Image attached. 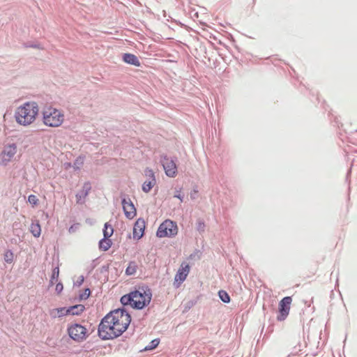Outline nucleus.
I'll return each mask as SVG.
<instances>
[{"mask_svg": "<svg viewBox=\"0 0 357 357\" xmlns=\"http://www.w3.org/2000/svg\"><path fill=\"white\" fill-rule=\"evenodd\" d=\"M131 317L124 309H116L107 314L98 326V335L102 340H113L121 335L128 328Z\"/></svg>", "mask_w": 357, "mask_h": 357, "instance_id": "1", "label": "nucleus"}, {"mask_svg": "<svg viewBox=\"0 0 357 357\" xmlns=\"http://www.w3.org/2000/svg\"><path fill=\"white\" fill-rule=\"evenodd\" d=\"M151 298L152 294L150 289L139 287L123 296L121 298V303L123 305H130L132 308L142 310L150 303Z\"/></svg>", "mask_w": 357, "mask_h": 357, "instance_id": "2", "label": "nucleus"}, {"mask_svg": "<svg viewBox=\"0 0 357 357\" xmlns=\"http://www.w3.org/2000/svg\"><path fill=\"white\" fill-rule=\"evenodd\" d=\"M38 114V104L35 102H27L17 108L15 118L17 123L26 126L36 121Z\"/></svg>", "mask_w": 357, "mask_h": 357, "instance_id": "3", "label": "nucleus"}, {"mask_svg": "<svg viewBox=\"0 0 357 357\" xmlns=\"http://www.w3.org/2000/svg\"><path fill=\"white\" fill-rule=\"evenodd\" d=\"M65 121L64 112L52 105H46L42 110V121L50 128L60 127Z\"/></svg>", "mask_w": 357, "mask_h": 357, "instance_id": "4", "label": "nucleus"}, {"mask_svg": "<svg viewBox=\"0 0 357 357\" xmlns=\"http://www.w3.org/2000/svg\"><path fill=\"white\" fill-rule=\"evenodd\" d=\"M178 233V227L176 222L170 220H165L159 226L157 231V236L159 238L173 237Z\"/></svg>", "mask_w": 357, "mask_h": 357, "instance_id": "5", "label": "nucleus"}, {"mask_svg": "<svg viewBox=\"0 0 357 357\" xmlns=\"http://www.w3.org/2000/svg\"><path fill=\"white\" fill-rule=\"evenodd\" d=\"M86 328L79 324H72L68 327L69 336L77 342H81L86 337Z\"/></svg>", "mask_w": 357, "mask_h": 357, "instance_id": "6", "label": "nucleus"}, {"mask_svg": "<svg viewBox=\"0 0 357 357\" xmlns=\"http://www.w3.org/2000/svg\"><path fill=\"white\" fill-rule=\"evenodd\" d=\"M292 302L291 296L283 298L279 303V314L277 319L280 321H284L289 314L290 306Z\"/></svg>", "mask_w": 357, "mask_h": 357, "instance_id": "7", "label": "nucleus"}, {"mask_svg": "<svg viewBox=\"0 0 357 357\" xmlns=\"http://www.w3.org/2000/svg\"><path fill=\"white\" fill-rule=\"evenodd\" d=\"M16 153L17 146L15 144L6 146L0 153V165H7L11 161Z\"/></svg>", "mask_w": 357, "mask_h": 357, "instance_id": "8", "label": "nucleus"}, {"mask_svg": "<svg viewBox=\"0 0 357 357\" xmlns=\"http://www.w3.org/2000/svg\"><path fill=\"white\" fill-rule=\"evenodd\" d=\"M162 166L167 176L174 178L177 174V167L174 160L164 157L162 160Z\"/></svg>", "mask_w": 357, "mask_h": 357, "instance_id": "9", "label": "nucleus"}, {"mask_svg": "<svg viewBox=\"0 0 357 357\" xmlns=\"http://www.w3.org/2000/svg\"><path fill=\"white\" fill-rule=\"evenodd\" d=\"M189 272L190 266L185 262L182 263L175 275L174 282H178V284L179 285L186 279Z\"/></svg>", "mask_w": 357, "mask_h": 357, "instance_id": "10", "label": "nucleus"}, {"mask_svg": "<svg viewBox=\"0 0 357 357\" xmlns=\"http://www.w3.org/2000/svg\"><path fill=\"white\" fill-rule=\"evenodd\" d=\"M122 205L124 213L128 219H132L136 215V209L132 202L128 199H123Z\"/></svg>", "mask_w": 357, "mask_h": 357, "instance_id": "11", "label": "nucleus"}, {"mask_svg": "<svg viewBox=\"0 0 357 357\" xmlns=\"http://www.w3.org/2000/svg\"><path fill=\"white\" fill-rule=\"evenodd\" d=\"M145 227L144 221L142 219H138L133 227V236L135 238H140L144 234Z\"/></svg>", "mask_w": 357, "mask_h": 357, "instance_id": "12", "label": "nucleus"}, {"mask_svg": "<svg viewBox=\"0 0 357 357\" xmlns=\"http://www.w3.org/2000/svg\"><path fill=\"white\" fill-rule=\"evenodd\" d=\"M123 60L126 63L133 65L137 67H139L140 66V62L138 58L132 54H124L123 56Z\"/></svg>", "mask_w": 357, "mask_h": 357, "instance_id": "13", "label": "nucleus"}, {"mask_svg": "<svg viewBox=\"0 0 357 357\" xmlns=\"http://www.w3.org/2000/svg\"><path fill=\"white\" fill-rule=\"evenodd\" d=\"M51 314L53 317H63L65 315L69 314L68 308L60 307V308L54 309L52 311Z\"/></svg>", "mask_w": 357, "mask_h": 357, "instance_id": "14", "label": "nucleus"}, {"mask_svg": "<svg viewBox=\"0 0 357 357\" xmlns=\"http://www.w3.org/2000/svg\"><path fill=\"white\" fill-rule=\"evenodd\" d=\"M85 307L83 305H75L68 307V312L73 315H79L84 312Z\"/></svg>", "mask_w": 357, "mask_h": 357, "instance_id": "15", "label": "nucleus"}, {"mask_svg": "<svg viewBox=\"0 0 357 357\" xmlns=\"http://www.w3.org/2000/svg\"><path fill=\"white\" fill-rule=\"evenodd\" d=\"M112 241L109 238H105L100 241L99 248L103 251L108 250L112 246Z\"/></svg>", "mask_w": 357, "mask_h": 357, "instance_id": "16", "label": "nucleus"}, {"mask_svg": "<svg viewBox=\"0 0 357 357\" xmlns=\"http://www.w3.org/2000/svg\"><path fill=\"white\" fill-rule=\"evenodd\" d=\"M138 268V266L136 262L135 261H130L128 264V266H127L126 269V274L127 275H135L137 272V270Z\"/></svg>", "mask_w": 357, "mask_h": 357, "instance_id": "17", "label": "nucleus"}, {"mask_svg": "<svg viewBox=\"0 0 357 357\" xmlns=\"http://www.w3.org/2000/svg\"><path fill=\"white\" fill-rule=\"evenodd\" d=\"M30 231L35 237H39L41 232L40 225L38 222H32L30 227Z\"/></svg>", "mask_w": 357, "mask_h": 357, "instance_id": "18", "label": "nucleus"}, {"mask_svg": "<svg viewBox=\"0 0 357 357\" xmlns=\"http://www.w3.org/2000/svg\"><path fill=\"white\" fill-rule=\"evenodd\" d=\"M155 184V178H153L152 179H149V181H144L142 185V190L145 192H149L151 188Z\"/></svg>", "mask_w": 357, "mask_h": 357, "instance_id": "19", "label": "nucleus"}, {"mask_svg": "<svg viewBox=\"0 0 357 357\" xmlns=\"http://www.w3.org/2000/svg\"><path fill=\"white\" fill-rule=\"evenodd\" d=\"M114 233V229L111 225L106 222L105 224L104 229H103V234L105 238H109L112 236V235Z\"/></svg>", "mask_w": 357, "mask_h": 357, "instance_id": "20", "label": "nucleus"}, {"mask_svg": "<svg viewBox=\"0 0 357 357\" xmlns=\"http://www.w3.org/2000/svg\"><path fill=\"white\" fill-rule=\"evenodd\" d=\"M59 268L57 266L54 268L52 271V276L50 280V284L53 285L59 278Z\"/></svg>", "mask_w": 357, "mask_h": 357, "instance_id": "21", "label": "nucleus"}, {"mask_svg": "<svg viewBox=\"0 0 357 357\" xmlns=\"http://www.w3.org/2000/svg\"><path fill=\"white\" fill-rule=\"evenodd\" d=\"M218 295L221 301L224 303H228L230 301V297L227 291L224 290H220L218 292Z\"/></svg>", "mask_w": 357, "mask_h": 357, "instance_id": "22", "label": "nucleus"}, {"mask_svg": "<svg viewBox=\"0 0 357 357\" xmlns=\"http://www.w3.org/2000/svg\"><path fill=\"white\" fill-rule=\"evenodd\" d=\"M3 258L6 262L12 263L14 259V254L11 250H6L3 255Z\"/></svg>", "mask_w": 357, "mask_h": 357, "instance_id": "23", "label": "nucleus"}, {"mask_svg": "<svg viewBox=\"0 0 357 357\" xmlns=\"http://www.w3.org/2000/svg\"><path fill=\"white\" fill-rule=\"evenodd\" d=\"M28 202L32 204L33 206H35L38 204V199L37 198V197L36 195H30L29 197H28Z\"/></svg>", "mask_w": 357, "mask_h": 357, "instance_id": "24", "label": "nucleus"}, {"mask_svg": "<svg viewBox=\"0 0 357 357\" xmlns=\"http://www.w3.org/2000/svg\"><path fill=\"white\" fill-rule=\"evenodd\" d=\"M159 344V340L158 339H155L151 342V344L146 347V349H153L155 348Z\"/></svg>", "mask_w": 357, "mask_h": 357, "instance_id": "25", "label": "nucleus"}, {"mask_svg": "<svg viewBox=\"0 0 357 357\" xmlns=\"http://www.w3.org/2000/svg\"><path fill=\"white\" fill-rule=\"evenodd\" d=\"M84 163V158L83 157H79L77 158L75 162H74V165L75 166H77V168H79V165H82Z\"/></svg>", "mask_w": 357, "mask_h": 357, "instance_id": "26", "label": "nucleus"}, {"mask_svg": "<svg viewBox=\"0 0 357 357\" xmlns=\"http://www.w3.org/2000/svg\"><path fill=\"white\" fill-rule=\"evenodd\" d=\"M145 174H146V176L149 177V179H152L153 178H155L154 172L151 169H146L145 170Z\"/></svg>", "mask_w": 357, "mask_h": 357, "instance_id": "27", "label": "nucleus"}, {"mask_svg": "<svg viewBox=\"0 0 357 357\" xmlns=\"http://www.w3.org/2000/svg\"><path fill=\"white\" fill-rule=\"evenodd\" d=\"M63 289V286L62 283L59 282L56 284L55 290L57 292V294H60L62 291Z\"/></svg>", "mask_w": 357, "mask_h": 357, "instance_id": "28", "label": "nucleus"}, {"mask_svg": "<svg viewBox=\"0 0 357 357\" xmlns=\"http://www.w3.org/2000/svg\"><path fill=\"white\" fill-rule=\"evenodd\" d=\"M84 190H85V192H84V195L86 196L89 193V192L91 190V186H90V184L89 183H85L84 185V187H83Z\"/></svg>", "mask_w": 357, "mask_h": 357, "instance_id": "29", "label": "nucleus"}, {"mask_svg": "<svg viewBox=\"0 0 357 357\" xmlns=\"http://www.w3.org/2000/svg\"><path fill=\"white\" fill-rule=\"evenodd\" d=\"M181 190H176L174 195V197L179 199L181 202H183V197L181 195Z\"/></svg>", "mask_w": 357, "mask_h": 357, "instance_id": "30", "label": "nucleus"}, {"mask_svg": "<svg viewBox=\"0 0 357 357\" xmlns=\"http://www.w3.org/2000/svg\"><path fill=\"white\" fill-rule=\"evenodd\" d=\"M78 225H79V224L71 226L69 228V232H70V233L74 232L76 230V229L78 227Z\"/></svg>", "mask_w": 357, "mask_h": 357, "instance_id": "31", "label": "nucleus"}]
</instances>
